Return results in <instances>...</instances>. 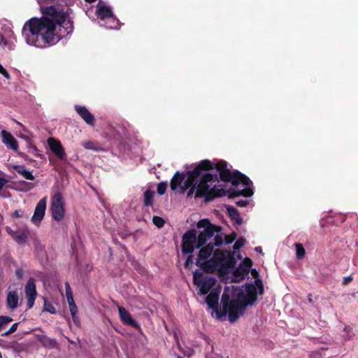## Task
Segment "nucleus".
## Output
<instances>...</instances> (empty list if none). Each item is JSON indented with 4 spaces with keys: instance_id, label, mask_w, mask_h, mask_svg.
Returning <instances> with one entry per match:
<instances>
[{
    "instance_id": "nucleus-1",
    "label": "nucleus",
    "mask_w": 358,
    "mask_h": 358,
    "mask_svg": "<svg viewBox=\"0 0 358 358\" xmlns=\"http://www.w3.org/2000/svg\"><path fill=\"white\" fill-rule=\"evenodd\" d=\"M214 169L219 173L222 181L231 182L230 196H250L253 194L252 181L238 171L231 173L227 163L222 160L215 164L208 159L202 160L192 171H187L188 176L185 180L184 175L177 171L171 181V188L176 190L180 187L182 192L189 189L188 196L194 194L195 197H205L206 201L224 196L226 189L220 184L217 173H204Z\"/></svg>"
},
{
    "instance_id": "nucleus-2",
    "label": "nucleus",
    "mask_w": 358,
    "mask_h": 358,
    "mask_svg": "<svg viewBox=\"0 0 358 358\" xmlns=\"http://www.w3.org/2000/svg\"><path fill=\"white\" fill-rule=\"evenodd\" d=\"M42 17L25 22L22 36L27 44L43 48L55 44L73 31L72 20L62 8L55 6L41 7Z\"/></svg>"
},
{
    "instance_id": "nucleus-3",
    "label": "nucleus",
    "mask_w": 358,
    "mask_h": 358,
    "mask_svg": "<svg viewBox=\"0 0 358 358\" xmlns=\"http://www.w3.org/2000/svg\"><path fill=\"white\" fill-rule=\"evenodd\" d=\"M263 292V283L259 278H256L254 283L246 284L244 288L234 285L226 287L221 300L223 313L228 315L231 322H235L243 314L245 308L253 305L257 295Z\"/></svg>"
},
{
    "instance_id": "nucleus-4",
    "label": "nucleus",
    "mask_w": 358,
    "mask_h": 358,
    "mask_svg": "<svg viewBox=\"0 0 358 358\" xmlns=\"http://www.w3.org/2000/svg\"><path fill=\"white\" fill-rule=\"evenodd\" d=\"M195 229L188 230L182 236V251L184 254H191L196 248H199L213 236H215L217 227L210 223L208 219H203L196 224Z\"/></svg>"
},
{
    "instance_id": "nucleus-5",
    "label": "nucleus",
    "mask_w": 358,
    "mask_h": 358,
    "mask_svg": "<svg viewBox=\"0 0 358 358\" xmlns=\"http://www.w3.org/2000/svg\"><path fill=\"white\" fill-rule=\"evenodd\" d=\"M215 245L213 243H208L206 246L202 248L198 255L196 264L205 271L213 270L217 268L225 269L231 268L234 266V259L231 257L229 251H220L215 250L213 252V257L207 260L213 253Z\"/></svg>"
},
{
    "instance_id": "nucleus-6",
    "label": "nucleus",
    "mask_w": 358,
    "mask_h": 358,
    "mask_svg": "<svg viewBox=\"0 0 358 358\" xmlns=\"http://www.w3.org/2000/svg\"><path fill=\"white\" fill-rule=\"evenodd\" d=\"M52 217L56 222H61L65 215L64 201L60 192H56L51 198L50 208Z\"/></svg>"
},
{
    "instance_id": "nucleus-7",
    "label": "nucleus",
    "mask_w": 358,
    "mask_h": 358,
    "mask_svg": "<svg viewBox=\"0 0 358 358\" xmlns=\"http://www.w3.org/2000/svg\"><path fill=\"white\" fill-rule=\"evenodd\" d=\"M193 282L199 288V294L203 295L207 294L213 288L216 283V279L209 276L201 277L195 272Z\"/></svg>"
},
{
    "instance_id": "nucleus-8",
    "label": "nucleus",
    "mask_w": 358,
    "mask_h": 358,
    "mask_svg": "<svg viewBox=\"0 0 358 358\" xmlns=\"http://www.w3.org/2000/svg\"><path fill=\"white\" fill-rule=\"evenodd\" d=\"M252 262L249 258H245L233 272V280L239 282L248 275Z\"/></svg>"
},
{
    "instance_id": "nucleus-9",
    "label": "nucleus",
    "mask_w": 358,
    "mask_h": 358,
    "mask_svg": "<svg viewBox=\"0 0 358 358\" xmlns=\"http://www.w3.org/2000/svg\"><path fill=\"white\" fill-rule=\"evenodd\" d=\"M25 294L27 299V308L31 309L34 306L35 300L37 297L36 287L34 278H29L25 286Z\"/></svg>"
},
{
    "instance_id": "nucleus-10",
    "label": "nucleus",
    "mask_w": 358,
    "mask_h": 358,
    "mask_svg": "<svg viewBox=\"0 0 358 358\" xmlns=\"http://www.w3.org/2000/svg\"><path fill=\"white\" fill-rule=\"evenodd\" d=\"M46 210V198L44 197L41 199L38 203L34 210V215L31 217V222L35 225H39L41 222L44 217L45 213Z\"/></svg>"
},
{
    "instance_id": "nucleus-11",
    "label": "nucleus",
    "mask_w": 358,
    "mask_h": 358,
    "mask_svg": "<svg viewBox=\"0 0 358 358\" xmlns=\"http://www.w3.org/2000/svg\"><path fill=\"white\" fill-rule=\"evenodd\" d=\"M47 142L50 150L55 156H57L59 159H66V155L60 141L54 138H49Z\"/></svg>"
},
{
    "instance_id": "nucleus-12",
    "label": "nucleus",
    "mask_w": 358,
    "mask_h": 358,
    "mask_svg": "<svg viewBox=\"0 0 358 358\" xmlns=\"http://www.w3.org/2000/svg\"><path fill=\"white\" fill-rule=\"evenodd\" d=\"M96 14L97 17L101 20L100 22H102L105 20H108V19L115 16L113 13L111 8L108 6H106L101 1H99L96 5Z\"/></svg>"
},
{
    "instance_id": "nucleus-13",
    "label": "nucleus",
    "mask_w": 358,
    "mask_h": 358,
    "mask_svg": "<svg viewBox=\"0 0 358 358\" xmlns=\"http://www.w3.org/2000/svg\"><path fill=\"white\" fill-rule=\"evenodd\" d=\"M221 291V287H216L212 289L210 292L206 296V302L209 308L216 310L218 307L219 296Z\"/></svg>"
},
{
    "instance_id": "nucleus-14",
    "label": "nucleus",
    "mask_w": 358,
    "mask_h": 358,
    "mask_svg": "<svg viewBox=\"0 0 358 358\" xmlns=\"http://www.w3.org/2000/svg\"><path fill=\"white\" fill-rule=\"evenodd\" d=\"M75 109L78 115L83 119V120L89 125H94V117L85 106L76 105Z\"/></svg>"
},
{
    "instance_id": "nucleus-15",
    "label": "nucleus",
    "mask_w": 358,
    "mask_h": 358,
    "mask_svg": "<svg viewBox=\"0 0 358 358\" xmlns=\"http://www.w3.org/2000/svg\"><path fill=\"white\" fill-rule=\"evenodd\" d=\"M2 143L5 144L8 148L13 150L18 149V143L13 136L6 130H3L1 133Z\"/></svg>"
},
{
    "instance_id": "nucleus-16",
    "label": "nucleus",
    "mask_w": 358,
    "mask_h": 358,
    "mask_svg": "<svg viewBox=\"0 0 358 358\" xmlns=\"http://www.w3.org/2000/svg\"><path fill=\"white\" fill-rule=\"evenodd\" d=\"M118 312L120 320L124 324L134 327H139L136 321L132 318L131 314L124 307L119 306Z\"/></svg>"
},
{
    "instance_id": "nucleus-17",
    "label": "nucleus",
    "mask_w": 358,
    "mask_h": 358,
    "mask_svg": "<svg viewBox=\"0 0 358 358\" xmlns=\"http://www.w3.org/2000/svg\"><path fill=\"white\" fill-rule=\"evenodd\" d=\"M236 238V236H229L222 233L217 227V234L214 238V245L217 247L220 246L224 241L226 244L229 245L234 242Z\"/></svg>"
},
{
    "instance_id": "nucleus-18",
    "label": "nucleus",
    "mask_w": 358,
    "mask_h": 358,
    "mask_svg": "<svg viewBox=\"0 0 358 358\" xmlns=\"http://www.w3.org/2000/svg\"><path fill=\"white\" fill-rule=\"evenodd\" d=\"M19 297L16 291H10L8 293L6 303L8 307L11 310H15L18 306Z\"/></svg>"
},
{
    "instance_id": "nucleus-19",
    "label": "nucleus",
    "mask_w": 358,
    "mask_h": 358,
    "mask_svg": "<svg viewBox=\"0 0 358 358\" xmlns=\"http://www.w3.org/2000/svg\"><path fill=\"white\" fill-rule=\"evenodd\" d=\"M14 169L17 173L21 175L23 178H24L27 180H33L35 179V177L32 174L31 171L27 169L22 165H16L14 166Z\"/></svg>"
},
{
    "instance_id": "nucleus-20",
    "label": "nucleus",
    "mask_w": 358,
    "mask_h": 358,
    "mask_svg": "<svg viewBox=\"0 0 358 358\" xmlns=\"http://www.w3.org/2000/svg\"><path fill=\"white\" fill-rule=\"evenodd\" d=\"M100 25L106 27L108 29H117L119 26V21L115 16H113L108 20L100 22Z\"/></svg>"
},
{
    "instance_id": "nucleus-21",
    "label": "nucleus",
    "mask_w": 358,
    "mask_h": 358,
    "mask_svg": "<svg viewBox=\"0 0 358 358\" xmlns=\"http://www.w3.org/2000/svg\"><path fill=\"white\" fill-rule=\"evenodd\" d=\"M82 146L87 150H92L94 151H99L101 150L96 143L91 141L83 142Z\"/></svg>"
},
{
    "instance_id": "nucleus-22",
    "label": "nucleus",
    "mask_w": 358,
    "mask_h": 358,
    "mask_svg": "<svg viewBox=\"0 0 358 358\" xmlns=\"http://www.w3.org/2000/svg\"><path fill=\"white\" fill-rule=\"evenodd\" d=\"M153 192L150 190H147L144 193V203L147 206L152 205L153 202Z\"/></svg>"
},
{
    "instance_id": "nucleus-23",
    "label": "nucleus",
    "mask_w": 358,
    "mask_h": 358,
    "mask_svg": "<svg viewBox=\"0 0 358 358\" xmlns=\"http://www.w3.org/2000/svg\"><path fill=\"white\" fill-rule=\"evenodd\" d=\"M296 248V257L299 259H301L305 256V249L302 244L295 243Z\"/></svg>"
},
{
    "instance_id": "nucleus-24",
    "label": "nucleus",
    "mask_w": 358,
    "mask_h": 358,
    "mask_svg": "<svg viewBox=\"0 0 358 358\" xmlns=\"http://www.w3.org/2000/svg\"><path fill=\"white\" fill-rule=\"evenodd\" d=\"M68 303H69L70 312H71L72 317H73V320L74 321V322H76V315L78 311V308L76 305V303L74 302V300H72L71 301H68Z\"/></svg>"
},
{
    "instance_id": "nucleus-25",
    "label": "nucleus",
    "mask_w": 358,
    "mask_h": 358,
    "mask_svg": "<svg viewBox=\"0 0 358 358\" xmlns=\"http://www.w3.org/2000/svg\"><path fill=\"white\" fill-rule=\"evenodd\" d=\"M355 336L352 329L350 327H345L343 329V337L345 341L351 339Z\"/></svg>"
},
{
    "instance_id": "nucleus-26",
    "label": "nucleus",
    "mask_w": 358,
    "mask_h": 358,
    "mask_svg": "<svg viewBox=\"0 0 358 358\" xmlns=\"http://www.w3.org/2000/svg\"><path fill=\"white\" fill-rule=\"evenodd\" d=\"M12 317L9 316H0V330L4 329L8 323L12 322Z\"/></svg>"
},
{
    "instance_id": "nucleus-27",
    "label": "nucleus",
    "mask_w": 358,
    "mask_h": 358,
    "mask_svg": "<svg viewBox=\"0 0 358 358\" xmlns=\"http://www.w3.org/2000/svg\"><path fill=\"white\" fill-rule=\"evenodd\" d=\"M229 213L231 217L235 220L238 223H241V219L240 218L239 214L237 210L234 208H231L228 209Z\"/></svg>"
},
{
    "instance_id": "nucleus-28",
    "label": "nucleus",
    "mask_w": 358,
    "mask_h": 358,
    "mask_svg": "<svg viewBox=\"0 0 358 358\" xmlns=\"http://www.w3.org/2000/svg\"><path fill=\"white\" fill-rule=\"evenodd\" d=\"M166 188H167L166 182H159L158 184L157 188V192L158 194H159V195L164 194L166 192Z\"/></svg>"
},
{
    "instance_id": "nucleus-29",
    "label": "nucleus",
    "mask_w": 358,
    "mask_h": 358,
    "mask_svg": "<svg viewBox=\"0 0 358 358\" xmlns=\"http://www.w3.org/2000/svg\"><path fill=\"white\" fill-rule=\"evenodd\" d=\"M66 296L67 301L73 300V292L69 282L65 283Z\"/></svg>"
},
{
    "instance_id": "nucleus-30",
    "label": "nucleus",
    "mask_w": 358,
    "mask_h": 358,
    "mask_svg": "<svg viewBox=\"0 0 358 358\" xmlns=\"http://www.w3.org/2000/svg\"><path fill=\"white\" fill-rule=\"evenodd\" d=\"M153 224L158 228H161L164 225V220L159 216H154L152 217Z\"/></svg>"
},
{
    "instance_id": "nucleus-31",
    "label": "nucleus",
    "mask_w": 358,
    "mask_h": 358,
    "mask_svg": "<svg viewBox=\"0 0 358 358\" xmlns=\"http://www.w3.org/2000/svg\"><path fill=\"white\" fill-rule=\"evenodd\" d=\"M43 310L50 313L52 314L56 313V309L50 303L45 301L44 306H43Z\"/></svg>"
},
{
    "instance_id": "nucleus-32",
    "label": "nucleus",
    "mask_w": 358,
    "mask_h": 358,
    "mask_svg": "<svg viewBox=\"0 0 358 358\" xmlns=\"http://www.w3.org/2000/svg\"><path fill=\"white\" fill-rule=\"evenodd\" d=\"M14 238L18 243L21 244L27 241V236L25 233L22 232L18 235H16Z\"/></svg>"
},
{
    "instance_id": "nucleus-33",
    "label": "nucleus",
    "mask_w": 358,
    "mask_h": 358,
    "mask_svg": "<svg viewBox=\"0 0 358 358\" xmlns=\"http://www.w3.org/2000/svg\"><path fill=\"white\" fill-rule=\"evenodd\" d=\"M17 326H18V322H15V323H14V324L10 327V328L8 331H6L3 332V333L1 334V336H8L9 334H12V333L15 332V331L17 330Z\"/></svg>"
},
{
    "instance_id": "nucleus-34",
    "label": "nucleus",
    "mask_w": 358,
    "mask_h": 358,
    "mask_svg": "<svg viewBox=\"0 0 358 358\" xmlns=\"http://www.w3.org/2000/svg\"><path fill=\"white\" fill-rule=\"evenodd\" d=\"M245 244V240L243 238H239L236 241L235 244L234 245V250H239L241 247H243Z\"/></svg>"
},
{
    "instance_id": "nucleus-35",
    "label": "nucleus",
    "mask_w": 358,
    "mask_h": 358,
    "mask_svg": "<svg viewBox=\"0 0 358 358\" xmlns=\"http://www.w3.org/2000/svg\"><path fill=\"white\" fill-rule=\"evenodd\" d=\"M0 73L2 74L6 79L10 78V74L1 64H0Z\"/></svg>"
},
{
    "instance_id": "nucleus-36",
    "label": "nucleus",
    "mask_w": 358,
    "mask_h": 358,
    "mask_svg": "<svg viewBox=\"0 0 358 358\" xmlns=\"http://www.w3.org/2000/svg\"><path fill=\"white\" fill-rule=\"evenodd\" d=\"M194 263V258H193V256L192 255H189L188 256L187 259H186L185 262V266L186 268H188L189 266H191Z\"/></svg>"
},
{
    "instance_id": "nucleus-37",
    "label": "nucleus",
    "mask_w": 358,
    "mask_h": 358,
    "mask_svg": "<svg viewBox=\"0 0 358 358\" xmlns=\"http://www.w3.org/2000/svg\"><path fill=\"white\" fill-rule=\"evenodd\" d=\"M237 206L240 207H245L248 204V201L245 199H241L236 201Z\"/></svg>"
},
{
    "instance_id": "nucleus-38",
    "label": "nucleus",
    "mask_w": 358,
    "mask_h": 358,
    "mask_svg": "<svg viewBox=\"0 0 358 358\" xmlns=\"http://www.w3.org/2000/svg\"><path fill=\"white\" fill-rule=\"evenodd\" d=\"M352 280V276H346L343 278V285H348L350 282Z\"/></svg>"
},
{
    "instance_id": "nucleus-39",
    "label": "nucleus",
    "mask_w": 358,
    "mask_h": 358,
    "mask_svg": "<svg viewBox=\"0 0 358 358\" xmlns=\"http://www.w3.org/2000/svg\"><path fill=\"white\" fill-rule=\"evenodd\" d=\"M22 215V211L16 210L13 213V216L15 217H20Z\"/></svg>"
},
{
    "instance_id": "nucleus-40",
    "label": "nucleus",
    "mask_w": 358,
    "mask_h": 358,
    "mask_svg": "<svg viewBox=\"0 0 358 358\" xmlns=\"http://www.w3.org/2000/svg\"><path fill=\"white\" fill-rule=\"evenodd\" d=\"M8 182V180L5 178H0V190L2 189L4 185Z\"/></svg>"
},
{
    "instance_id": "nucleus-41",
    "label": "nucleus",
    "mask_w": 358,
    "mask_h": 358,
    "mask_svg": "<svg viewBox=\"0 0 358 358\" xmlns=\"http://www.w3.org/2000/svg\"><path fill=\"white\" fill-rule=\"evenodd\" d=\"M205 341H206V343L208 345H210L211 350H213V345L211 343V340L209 338L206 337L205 338Z\"/></svg>"
},
{
    "instance_id": "nucleus-42",
    "label": "nucleus",
    "mask_w": 358,
    "mask_h": 358,
    "mask_svg": "<svg viewBox=\"0 0 358 358\" xmlns=\"http://www.w3.org/2000/svg\"><path fill=\"white\" fill-rule=\"evenodd\" d=\"M7 45L8 42L3 38H2L0 42V45L3 48H5Z\"/></svg>"
},
{
    "instance_id": "nucleus-43",
    "label": "nucleus",
    "mask_w": 358,
    "mask_h": 358,
    "mask_svg": "<svg viewBox=\"0 0 358 358\" xmlns=\"http://www.w3.org/2000/svg\"><path fill=\"white\" fill-rule=\"evenodd\" d=\"M16 275L18 277V278H22V271L21 269H17L16 271Z\"/></svg>"
},
{
    "instance_id": "nucleus-44",
    "label": "nucleus",
    "mask_w": 358,
    "mask_h": 358,
    "mask_svg": "<svg viewBox=\"0 0 358 358\" xmlns=\"http://www.w3.org/2000/svg\"><path fill=\"white\" fill-rule=\"evenodd\" d=\"M251 273L255 278H256L258 275V273L256 269H252Z\"/></svg>"
},
{
    "instance_id": "nucleus-45",
    "label": "nucleus",
    "mask_w": 358,
    "mask_h": 358,
    "mask_svg": "<svg viewBox=\"0 0 358 358\" xmlns=\"http://www.w3.org/2000/svg\"><path fill=\"white\" fill-rule=\"evenodd\" d=\"M255 250L258 253H262V249L261 247H256Z\"/></svg>"
},
{
    "instance_id": "nucleus-46",
    "label": "nucleus",
    "mask_w": 358,
    "mask_h": 358,
    "mask_svg": "<svg viewBox=\"0 0 358 358\" xmlns=\"http://www.w3.org/2000/svg\"><path fill=\"white\" fill-rule=\"evenodd\" d=\"M50 343L52 345V347H54L56 345V341H55V340L50 339Z\"/></svg>"
},
{
    "instance_id": "nucleus-47",
    "label": "nucleus",
    "mask_w": 358,
    "mask_h": 358,
    "mask_svg": "<svg viewBox=\"0 0 358 358\" xmlns=\"http://www.w3.org/2000/svg\"><path fill=\"white\" fill-rule=\"evenodd\" d=\"M24 184L26 185H29V189H31L34 187V185L33 183H29V182H24Z\"/></svg>"
},
{
    "instance_id": "nucleus-48",
    "label": "nucleus",
    "mask_w": 358,
    "mask_h": 358,
    "mask_svg": "<svg viewBox=\"0 0 358 358\" xmlns=\"http://www.w3.org/2000/svg\"><path fill=\"white\" fill-rule=\"evenodd\" d=\"M308 299L310 303L313 302L312 295L310 294H308Z\"/></svg>"
},
{
    "instance_id": "nucleus-49",
    "label": "nucleus",
    "mask_w": 358,
    "mask_h": 358,
    "mask_svg": "<svg viewBox=\"0 0 358 358\" xmlns=\"http://www.w3.org/2000/svg\"><path fill=\"white\" fill-rule=\"evenodd\" d=\"M86 2L87 3H93L96 0H85Z\"/></svg>"
},
{
    "instance_id": "nucleus-50",
    "label": "nucleus",
    "mask_w": 358,
    "mask_h": 358,
    "mask_svg": "<svg viewBox=\"0 0 358 358\" xmlns=\"http://www.w3.org/2000/svg\"><path fill=\"white\" fill-rule=\"evenodd\" d=\"M178 358H183V357H180V356H178Z\"/></svg>"
}]
</instances>
